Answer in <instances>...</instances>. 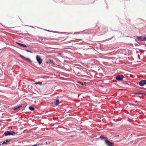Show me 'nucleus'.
Wrapping results in <instances>:
<instances>
[{
    "mask_svg": "<svg viewBox=\"0 0 146 146\" xmlns=\"http://www.w3.org/2000/svg\"><path fill=\"white\" fill-rule=\"evenodd\" d=\"M134 94L136 95H141V94H144L140 92H137L134 93Z\"/></svg>",
    "mask_w": 146,
    "mask_h": 146,
    "instance_id": "16",
    "label": "nucleus"
},
{
    "mask_svg": "<svg viewBox=\"0 0 146 146\" xmlns=\"http://www.w3.org/2000/svg\"><path fill=\"white\" fill-rule=\"evenodd\" d=\"M54 101L55 102V105L56 106H58L59 104L60 103V102H59V100L58 98H56V99H55Z\"/></svg>",
    "mask_w": 146,
    "mask_h": 146,
    "instance_id": "10",
    "label": "nucleus"
},
{
    "mask_svg": "<svg viewBox=\"0 0 146 146\" xmlns=\"http://www.w3.org/2000/svg\"><path fill=\"white\" fill-rule=\"evenodd\" d=\"M129 105L130 106H134L135 105L134 104H133L131 103H129Z\"/></svg>",
    "mask_w": 146,
    "mask_h": 146,
    "instance_id": "22",
    "label": "nucleus"
},
{
    "mask_svg": "<svg viewBox=\"0 0 146 146\" xmlns=\"http://www.w3.org/2000/svg\"><path fill=\"white\" fill-rule=\"evenodd\" d=\"M47 63H49L53 64L55 65L56 64L55 62L53 60L49 59L48 60Z\"/></svg>",
    "mask_w": 146,
    "mask_h": 146,
    "instance_id": "11",
    "label": "nucleus"
},
{
    "mask_svg": "<svg viewBox=\"0 0 146 146\" xmlns=\"http://www.w3.org/2000/svg\"><path fill=\"white\" fill-rule=\"evenodd\" d=\"M139 85L141 86H143L146 84V80H141L139 83Z\"/></svg>",
    "mask_w": 146,
    "mask_h": 146,
    "instance_id": "6",
    "label": "nucleus"
},
{
    "mask_svg": "<svg viewBox=\"0 0 146 146\" xmlns=\"http://www.w3.org/2000/svg\"><path fill=\"white\" fill-rule=\"evenodd\" d=\"M36 60L39 64H40L42 63V60L40 58V56L38 55H37L36 56Z\"/></svg>",
    "mask_w": 146,
    "mask_h": 146,
    "instance_id": "5",
    "label": "nucleus"
},
{
    "mask_svg": "<svg viewBox=\"0 0 146 146\" xmlns=\"http://www.w3.org/2000/svg\"><path fill=\"white\" fill-rule=\"evenodd\" d=\"M146 41V37H143V41Z\"/></svg>",
    "mask_w": 146,
    "mask_h": 146,
    "instance_id": "19",
    "label": "nucleus"
},
{
    "mask_svg": "<svg viewBox=\"0 0 146 146\" xmlns=\"http://www.w3.org/2000/svg\"><path fill=\"white\" fill-rule=\"evenodd\" d=\"M105 141L106 144L108 146H113L114 143L110 142L108 139H105Z\"/></svg>",
    "mask_w": 146,
    "mask_h": 146,
    "instance_id": "3",
    "label": "nucleus"
},
{
    "mask_svg": "<svg viewBox=\"0 0 146 146\" xmlns=\"http://www.w3.org/2000/svg\"><path fill=\"white\" fill-rule=\"evenodd\" d=\"M143 37L142 36H134V37H136L137 40L139 41H142L143 39Z\"/></svg>",
    "mask_w": 146,
    "mask_h": 146,
    "instance_id": "8",
    "label": "nucleus"
},
{
    "mask_svg": "<svg viewBox=\"0 0 146 146\" xmlns=\"http://www.w3.org/2000/svg\"><path fill=\"white\" fill-rule=\"evenodd\" d=\"M114 136L116 137H118L119 136V135H114Z\"/></svg>",
    "mask_w": 146,
    "mask_h": 146,
    "instance_id": "23",
    "label": "nucleus"
},
{
    "mask_svg": "<svg viewBox=\"0 0 146 146\" xmlns=\"http://www.w3.org/2000/svg\"><path fill=\"white\" fill-rule=\"evenodd\" d=\"M19 57H20V58H21L23 59L26 60L28 61L30 63H32L33 62L29 58H26L20 54H19Z\"/></svg>",
    "mask_w": 146,
    "mask_h": 146,
    "instance_id": "4",
    "label": "nucleus"
},
{
    "mask_svg": "<svg viewBox=\"0 0 146 146\" xmlns=\"http://www.w3.org/2000/svg\"><path fill=\"white\" fill-rule=\"evenodd\" d=\"M124 76L122 75H118L115 77V79L119 81H122L124 78Z\"/></svg>",
    "mask_w": 146,
    "mask_h": 146,
    "instance_id": "2",
    "label": "nucleus"
},
{
    "mask_svg": "<svg viewBox=\"0 0 146 146\" xmlns=\"http://www.w3.org/2000/svg\"><path fill=\"white\" fill-rule=\"evenodd\" d=\"M16 43L18 44L19 45L21 46H23L25 47H27V46L26 45L23 44L19 43L18 42H16Z\"/></svg>",
    "mask_w": 146,
    "mask_h": 146,
    "instance_id": "12",
    "label": "nucleus"
},
{
    "mask_svg": "<svg viewBox=\"0 0 146 146\" xmlns=\"http://www.w3.org/2000/svg\"><path fill=\"white\" fill-rule=\"evenodd\" d=\"M10 140L9 139H7L6 140H5L3 141V143H2L3 144H5V145H8L9 144V141Z\"/></svg>",
    "mask_w": 146,
    "mask_h": 146,
    "instance_id": "9",
    "label": "nucleus"
},
{
    "mask_svg": "<svg viewBox=\"0 0 146 146\" xmlns=\"http://www.w3.org/2000/svg\"><path fill=\"white\" fill-rule=\"evenodd\" d=\"M45 143L46 145H48L50 143V142L49 141H47Z\"/></svg>",
    "mask_w": 146,
    "mask_h": 146,
    "instance_id": "20",
    "label": "nucleus"
},
{
    "mask_svg": "<svg viewBox=\"0 0 146 146\" xmlns=\"http://www.w3.org/2000/svg\"><path fill=\"white\" fill-rule=\"evenodd\" d=\"M20 61V62H22V61Z\"/></svg>",
    "mask_w": 146,
    "mask_h": 146,
    "instance_id": "26",
    "label": "nucleus"
},
{
    "mask_svg": "<svg viewBox=\"0 0 146 146\" xmlns=\"http://www.w3.org/2000/svg\"><path fill=\"white\" fill-rule=\"evenodd\" d=\"M35 84L36 85L39 84L40 85H41L42 84V82H35Z\"/></svg>",
    "mask_w": 146,
    "mask_h": 146,
    "instance_id": "17",
    "label": "nucleus"
},
{
    "mask_svg": "<svg viewBox=\"0 0 146 146\" xmlns=\"http://www.w3.org/2000/svg\"><path fill=\"white\" fill-rule=\"evenodd\" d=\"M22 106L21 105L16 106L12 108V110H17L21 107Z\"/></svg>",
    "mask_w": 146,
    "mask_h": 146,
    "instance_id": "7",
    "label": "nucleus"
},
{
    "mask_svg": "<svg viewBox=\"0 0 146 146\" xmlns=\"http://www.w3.org/2000/svg\"><path fill=\"white\" fill-rule=\"evenodd\" d=\"M54 32V33H57L56 32H55V31H54V32Z\"/></svg>",
    "mask_w": 146,
    "mask_h": 146,
    "instance_id": "27",
    "label": "nucleus"
},
{
    "mask_svg": "<svg viewBox=\"0 0 146 146\" xmlns=\"http://www.w3.org/2000/svg\"><path fill=\"white\" fill-rule=\"evenodd\" d=\"M78 83L79 84H81L82 85H83V83L82 82H78Z\"/></svg>",
    "mask_w": 146,
    "mask_h": 146,
    "instance_id": "21",
    "label": "nucleus"
},
{
    "mask_svg": "<svg viewBox=\"0 0 146 146\" xmlns=\"http://www.w3.org/2000/svg\"><path fill=\"white\" fill-rule=\"evenodd\" d=\"M25 50L26 52H29L31 53H33V52L30 50Z\"/></svg>",
    "mask_w": 146,
    "mask_h": 146,
    "instance_id": "18",
    "label": "nucleus"
},
{
    "mask_svg": "<svg viewBox=\"0 0 146 146\" xmlns=\"http://www.w3.org/2000/svg\"><path fill=\"white\" fill-rule=\"evenodd\" d=\"M102 87H103V86H101Z\"/></svg>",
    "mask_w": 146,
    "mask_h": 146,
    "instance_id": "30",
    "label": "nucleus"
},
{
    "mask_svg": "<svg viewBox=\"0 0 146 146\" xmlns=\"http://www.w3.org/2000/svg\"><path fill=\"white\" fill-rule=\"evenodd\" d=\"M46 31H48V32H51V31H50V30H46V29H44Z\"/></svg>",
    "mask_w": 146,
    "mask_h": 146,
    "instance_id": "24",
    "label": "nucleus"
},
{
    "mask_svg": "<svg viewBox=\"0 0 146 146\" xmlns=\"http://www.w3.org/2000/svg\"><path fill=\"white\" fill-rule=\"evenodd\" d=\"M80 40H82V39H80Z\"/></svg>",
    "mask_w": 146,
    "mask_h": 146,
    "instance_id": "28",
    "label": "nucleus"
},
{
    "mask_svg": "<svg viewBox=\"0 0 146 146\" xmlns=\"http://www.w3.org/2000/svg\"><path fill=\"white\" fill-rule=\"evenodd\" d=\"M16 133L13 131H5L3 135V136H7L8 135H13L15 134Z\"/></svg>",
    "mask_w": 146,
    "mask_h": 146,
    "instance_id": "1",
    "label": "nucleus"
},
{
    "mask_svg": "<svg viewBox=\"0 0 146 146\" xmlns=\"http://www.w3.org/2000/svg\"><path fill=\"white\" fill-rule=\"evenodd\" d=\"M144 45H145V46L146 47V44H144Z\"/></svg>",
    "mask_w": 146,
    "mask_h": 146,
    "instance_id": "25",
    "label": "nucleus"
},
{
    "mask_svg": "<svg viewBox=\"0 0 146 146\" xmlns=\"http://www.w3.org/2000/svg\"><path fill=\"white\" fill-rule=\"evenodd\" d=\"M38 39L39 40L43 41H46V39L43 37H39Z\"/></svg>",
    "mask_w": 146,
    "mask_h": 146,
    "instance_id": "13",
    "label": "nucleus"
},
{
    "mask_svg": "<svg viewBox=\"0 0 146 146\" xmlns=\"http://www.w3.org/2000/svg\"><path fill=\"white\" fill-rule=\"evenodd\" d=\"M99 138L102 139H108L107 137H106L104 136V135H100V136Z\"/></svg>",
    "mask_w": 146,
    "mask_h": 146,
    "instance_id": "14",
    "label": "nucleus"
},
{
    "mask_svg": "<svg viewBox=\"0 0 146 146\" xmlns=\"http://www.w3.org/2000/svg\"><path fill=\"white\" fill-rule=\"evenodd\" d=\"M29 109L31 111H34L35 110L34 108L32 106H30L29 107Z\"/></svg>",
    "mask_w": 146,
    "mask_h": 146,
    "instance_id": "15",
    "label": "nucleus"
},
{
    "mask_svg": "<svg viewBox=\"0 0 146 146\" xmlns=\"http://www.w3.org/2000/svg\"><path fill=\"white\" fill-rule=\"evenodd\" d=\"M126 84H128L127 83Z\"/></svg>",
    "mask_w": 146,
    "mask_h": 146,
    "instance_id": "29",
    "label": "nucleus"
}]
</instances>
